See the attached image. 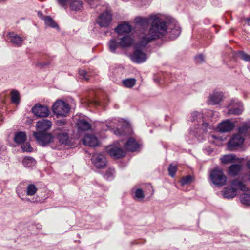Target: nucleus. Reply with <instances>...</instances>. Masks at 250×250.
I'll return each instance as SVG.
<instances>
[{
    "instance_id": "14",
    "label": "nucleus",
    "mask_w": 250,
    "mask_h": 250,
    "mask_svg": "<svg viewBox=\"0 0 250 250\" xmlns=\"http://www.w3.org/2000/svg\"><path fill=\"white\" fill-rule=\"evenodd\" d=\"M234 125L229 120H227L219 124L218 129L222 132H227L231 131L234 128Z\"/></svg>"
},
{
    "instance_id": "34",
    "label": "nucleus",
    "mask_w": 250,
    "mask_h": 250,
    "mask_svg": "<svg viewBox=\"0 0 250 250\" xmlns=\"http://www.w3.org/2000/svg\"><path fill=\"white\" fill-rule=\"evenodd\" d=\"M235 160V156L233 155H227L221 158V162L224 164L231 163Z\"/></svg>"
},
{
    "instance_id": "10",
    "label": "nucleus",
    "mask_w": 250,
    "mask_h": 250,
    "mask_svg": "<svg viewBox=\"0 0 250 250\" xmlns=\"http://www.w3.org/2000/svg\"><path fill=\"white\" fill-rule=\"evenodd\" d=\"M106 151L111 157L115 159L122 158L125 155V152L124 149L114 146L107 147Z\"/></svg>"
},
{
    "instance_id": "31",
    "label": "nucleus",
    "mask_w": 250,
    "mask_h": 250,
    "mask_svg": "<svg viewBox=\"0 0 250 250\" xmlns=\"http://www.w3.org/2000/svg\"><path fill=\"white\" fill-rule=\"evenodd\" d=\"M37 191L36 187L33 184H29L26 189V194L28 196H33Z\"/></svg>"
},
{
    "instance_id": "28",
    "label": "nucleus",
    "mask_w": 250,
    "mask_h": 250,
    "mask_svg": "<svg viewBox=\"0 0 250 250\" xmlns=\"http://www.w3.org/2000/svg\"><path fill=\"white\" fill-rule=\"evenodd\" d=\"M36 164L35 159L32 157H25L23 160V165L26 167H30Z\"/></svg>"
},
{
    "instance_id": "52",
    "label": "nucleus",
    "mask_w": 250,
    "mask_h": 250,
    "mask_svg": "<svg viewBox=\"0 0 250 250\" xmlns=\"http://www.w3.org/2000/svg\"><path fill=\"white\" fill-rule=\"evenodd\" d=\"M6 0H0V2H4Z\"/></svg>"
},
{
    "instance_id": "43",
    "label": "nucleus",
    "mask_w": 250,
    "mask_h": 250,
    "mask_svg": "<svg viewBox=\"0 0 250 250\" xmlns=\"http://www.w3.org/2000/svg\"><path fill=\"white\" fill-rule=\"evenodd\" d=\"M197 62L200 63L204 61V57L203 55L201 54L195 57Z\"/></svg>"
},
{
    "instance_id": "50",
    "label": "nucleus",
    "mask_w": 250,
    "mask_h": 250,
    "mask_svg": "<svg viewBox=\"0 0 250 250\" xmlns=\"http://www.w3.org/2000/svg\"><path fill=\"white\" fill-rule=\"evenodd\" d=\"M246 21L247 22H248V24L249 25H250V18H248L246 19Z\"/></svg>"
},
{
    "instance_id": "39",
    "label": "nucleus",
    "mask_w": 250,
    "mask_h": 250,
    "mask_svg": "<svg viewBox=\"0 0 250 250\" xmlns=\"http://www.w3.org/2000/svg\"><path fill=\"white\" fill-rule=\"evenodd\" d=\"M114 172V169L110 168L108 169V170L106 171V173L104 175V177L106 179H109L110 178H111L113 176Z\"/></svg>"
},
{
    "instance_id": "20",
    "label": "nucleus",
    "mask_w": 250,
    "mask_h": 250,
    "mask_svg": "<svg viewBox=\"0 0 250 250\" xmlns=\"http://www.w3.org/2000/svg\"><path fill=\"white\" fill-rule=\"evenodd\" d=\"M77 126L79 129L83 131L88 130L91 128V125L85 119H80L78 123Z\"/></svg>"
},
{
    "instance_id": "18",
    "label": "nucleus",
    "mask_w": 250,
    "mask_h": 250,
    "mask_svg": "<svg viewBox=\"0 0 250 250\" xmlns=\"http://www.w3.org/2000/svg\"><path fill=\"white\" fill-rule=\"evenodd\" d=\"M131 30L130 25L125 22L119 25L116 28L115 31L119 34L122 35L124 33H129Z\"/></svg>"
},
{
    "instance_id": "7",
    "label": "nucleus",
    "mask_w": 250,
    "mask_h": 250,
    "mask_svg": "<svg viewBox=\"0 0 250 250\" xmlns=\"http://www.w3.org/2000/svg\"><path fill=\"white\" fill-rule=\"evenodd\" d=\"M112 21V15L110 12L106 11L100 15L96 20L97 24L101 27H107Z\"/></svg>"
},
{
    "instance_id": "6",
    "label": "nucleus",
    "mask_w": 250,
    "mask_h": 250,
    "mask_svg": "<svg viewBox=\"0 0 250 250\" xmlns=\"http://www.w3.org/2000/svg\"><path fill=\"white\" fill-rule=\"evenodd\" d=\"M91 161L93 164L98 168H104L107 165L105 156L102 153H96L92 155Z\"/></svg>"
},
{
    "instance_id": "53",
    "label": "nucleus",
    "mask_w": 250,
    "mask_h": 250,
    "mask_svg": "<svg viewBox=\"0 0 250 250\" xmlns=\"http://www.w3.org/2000/svg\"><path fill=\"white\" fill-rule=\"evenodd\" d=\"M1 147L0 146V151L1 150Z\"/></svg>"
},
{
    "instance_id": "40",
    "label": "nucleus",
    "mask_w": 250,
    "mask_h": 250,
    "mask_svg": "<svg viewBox=\"0 0 250 250\" xmlns=\"http://www.w3.org/2000/svg\"><path fill=\"white\" fill-rule=\"evenodd\" d=\"M79 73L80 76L81 77L82 79H83L86 81H88V74L87 72L84 69H80L79 71Z\"/></svg>"
},
{
    "instance_id": "36",
    "label": "nucleus",
    "mask_w": 250,
    "mask_h": 250,
    "mask_svg": "<svg viewBox=\"0 0 250 250\" xmlns=\"http://www.w3.org/2000/svg\"><path fill=\"white\" fill-rule=\"evenodd\" d=\"M238 55L241 59L250 62V56L249 55L243 51H239Z\"/></svg>"
},
{
    "instance_id": "51",
    "label": "nucleus",
    "mask_w": 250,
    "mask_h": 250,
    "mask_svg": "<svg viewBox=\"0 0 250 250\" xmlns=\"http://www.w3.org/2000/svg\"><path fill=\"white\" fill-rule=\"evenodd\" d=\"M49 64V63H46V64H42V66H45V65H48Z\"/></svg>"
},
{
    "instance_id": "24",
    "label": "nucleus",
    "mask_w": 250,
    "mask_h": 250,
    "mask_svg": "<svg viewBox=\"0 0 250 250\" xmlns=\"http://www.w3.org/2000/svg\"><path fill=\"white\" fill-rule=\"evenodd\" d=\"M242 169V166L240 164H233L229 167V173L230 175H237Z\"/></svg>"
},
{
    "instance_id": "16",
    "label": "nucleus",
    "mask_w": 250,
    "mask_h": 250,
    "mask_svg": "<svg viewBox=\"0 0 250 250\" xmlns=\"http://www.w3.org/2000/svg\"><path fill=\"white\" fill-rule=\"evenodd\" d=\"M223 97V94L221 92H214L211 94L208 100V104H219Z\"/></svg>"
},
{
    "instance_id": "35",
    "label": "nucleus",
    "mask_w": 250,
    "mask_h": 250,
    "mask_svg": "<svg viewBox=\"0 0 250 250\" xmlns=\"http://www.w3.org/2000/svg\"><path fill=\"white\" fill-rule=\"evenodd\" d=\"M193 181V178L191 176L188 175L183 177L180 180L181 185H187L191 183Z\"/></svg>"
},
{
    "instance_id": "47",
    "label": "nucleus",
    "mask_w": 250,
    "mask_h": 250,
    "mask_svg": "<svg viewBox=\"0 0 250 250\" xmlns=\"http://www.w3.org/2000/svg\"><path fill=\"white\" fill-rule=\"evenodd\" d=\"M247 166H248V167L249 168V169H250V160L247 163ZM248 176L249 177V179H250V172L248 174Z\"/></svg>"
},
{
    "instance_id": "4",
    "label": "nucleus",
    "mask_w": 250,
    "mask_h": 250,
    "mask_svg": "<svg viewBox=\"0 0 250 250\" xmlns=\"http://www.w3.org/2000/svg\"><path fill=\"white\" fill-rule=\"evenodd\" d=\"M209 177L211 182L218 186H223L225 185L227 178L222 170L215 168L211 171Z\"/></svg>"
},
{
    "instance_id": "3",
    "label": "nucleus",
    "mask_w": 250,
    "mask_h": 250,
    "mask_svg": "<svg viewBox=\"0 0 250 250\" xmlns=\"http://www.w3.org/2000/svg\"><path fill=\"white\" fill-rule=\"evenodd\" d=\"M52 111L57 117H65L69 112L70 107L66 102L57 100L52 106Z\"/></svg>"
},
{
    "instance_id": "19",
    "label": "nucleus",
    "mask_w": 250,
    "mask_h": 250,
    "mask_svg": "<svg viewBox=\"0 0 250 250\" xmlns=\"http://www.w3.org/2000/svg\"><path fill=\"white\" fill-rule=\"evenodd\" d=\"M7 36L9 38L10 42L14 44L20 46L22 43L23 40L22 38L13 32L9 33Z\"/></svg>"
},
{
    "instance_id": "41",
    "label": "nucleus",
    "mask_w": 250,
    "mask_h": 250,
    "mask_svg": "<svg viewBox=\"0 0 250 250\" xmlns=\"http://www.w3.org/2000/svg\"><path fill=\"white\" fill-rule=\"evenodd\" d=\"M145 197L143 190L141 189H137L135 192V198L140 199H143Z\"/></svg>"
},
{
    "instance_id": "13",
    "label": "nucleus",
    "mask_w": 250,
    "mask_h": 250,
    "mask_svg": "<svg viewBox=\"0 0 250 250\" xmlns=\"http://www.w3.org/2000/svg\"><path fill=\"white\" fill-rule=\"evenodd\" d=\"M232 107L229 109L227 114L228 115H239L243 110V107L242 103H234V101H231L230 104Z\"/></svg>"
},
{
    "instance_id": "26",
    "label": "nucleus",
    "mask_w": 250,
    "mask_h": 250,
    "mask_svg": "<svg viewBox=\"0 0 250 250\" xmlns=\"http://www.w3.org/2000/svg\"><path fill=\"white\" fill-rule=\"evenodd\" d=\"M250 131V126L247 123H244L239 128L238 134L242 136Z\"/></svg>"
},
{
    "instance_id": "38",
    "label": "nucleus",
    "mask_w": 250,
    "mask_h": 250,
    "mask_svg": "<svg viewBox=\"0 0 250 250\" xmlns=\"http://www.w3.org/2000/svg\"><path fill=\"white\" fill-rule=\"evenodd\" d=\"M168 170L169 175L171 177H173L177 171L176 166L170 164L169 166Z\"/></svg>"
},
{
    "instance_id": "11",
    "label": "nucleus",
    "mask_w": 250,
    "mask_h": 250,
    "mask_svg": "<svg viewBox=\"0 0 250 250\" xmlns=\"http://www.w3.org/2000/svg\"><path fill=\"white\" fill-rule=\"evenodd\" d=\"M244 141L243 136L238 133L234 135L228 142V147L229 149L233 150L236 147L241 146Z\"/></svg>"
},
{
    "instance_id": "21",
    "label": "nucleus",
    "mask_w": 250,
    "mask_h": 250,
    "mask_svg": "<svg viewBox=\"0 0 250 250\" xmlns=\"http://www.w3.org/2000/svg\"><path fill=\"white\" fill-rule=\"evenodd\" d=\"M68 5H69L71 9L74 11L80 10L83 7L82 1L78 0H71L67 3L66 6L64 7L66 8Z\"/></svg>"
},
{
    "instance_id": "44",
    "label": "nucleus",
    "mask_w": 250,
    "mask_h": 250,
    "mask_svg": "<svg viewBox=\"0 0 250 250\" xmlns=\"http://www.w3.org/2000/svg\"><path fill=\"white\" fill-rule=\"evenodd\" d=\"M114 133L117 136L123 135L124 134V132L120 129L117 128L114 130Z\"/></svg>"
},
{
    "instance_id": "25",
    "label": "nucleus",
    "mask_w": 250,
    "mask_h": 250,
    "mask_svg": "<svg viewBox=\"0 0 250 250\" xmlns=\"http://www.w3.org/2000/svg\"><path fill=\"white\" fill-rule=\"evenodd\" d=\"M26 139V134L23 132H20L15 134L14 141L18 144H21L25 141Z\"/></svg>"
},
{
    "instance_id": "32",
    "label": "nucleus",
    "mask_w": 250,
    "mask_h": 250,
    "mask_svg": "<svg viewBox=\"0 0 250 250\" xmlns=\"http://www.w3.org/2000/svg\"><path fill=\"white\" fill-rule=\"evenodd\" d=\"M240 200L242 204L250 206V194H243L241 196Z\"/></svg>"
},
{
    "instance_id": "27",
    "label": "nucleus",
    "mask_w": 250,
    "mask_h": 250,
    "mask_svg": "<svg viewBox=\"0 0 250 250\" xmlns=\"http://www.w3.org/2000/svg\"><path fill=\"white\" fill-rule=\"evenodd\" d=\"M11 100L12 103L18 104L20 102V94L17 90L11 92Z\"/></svg>"
},
{
    "instance_id": "5",
    "label": "nucleus",
    "mask_w": 250,
    "mask_h": 250,
    "mask_svg": "<svg viewBox=\"0 0 250 250\" xmlns=\"http://www.w3.org/2000/svg\"><path fill=\"white\" fill-rule=\"evenodd\" d=\"M33 136L39 144L42 146L49 144L52 139V135L46 132H34Z\"/></svg>"
},
{
    "instance_id": "33",
    "label": "nucleus",
    "mask_w": 250,
    "mask_h": 250,
    "mask_svg": "<svg viewBox=\"0 0 250 250\" xmlns=\"http://www.w3.org/2000/svg\"><path fill=\"white\" fill-rule=\"evenodd\" d=\"M123 83L124 86L126 87L131 88L135 85L136 83V80L133 78L127 79L124 80L123 81Z\"/></svg>"
},
{
    "instance_id": "1",
    "label": "nucleus",
    "mask_w": 250,
    "mask_h": 250,
    "mask_svg": "<svg viewBox=\"0 0 250 250\" xmlns=\"http://www.w3.org/2000/svg\"><path fill=\"white\" fill-rule=\"evenodd\" d=\"M135 21L136 24L142 28L139 34V46L144 47L168 33L169 38L175 39L181 33L178 25L171 23L167 27L166 22L156 15H150L148 18L137 17Z\"/></svg>"
},
{
    "instance_id": "2",
    "label": "nucleus",
    "mask_w": 250,
    "mask_h": 250,
    "mask_svg": "<svg viewBox=\"0 0 250 250\" xmlns=\"http://www.w3.org/2000/svg\"><path fill=\"white\" fill-rule=\"evenodd\" d=\"M232 187H227L224 189L223 194L225 198H232L237 194V189L238 188L243 191L248 190V188L241 181L236 179L231 182Z\"/></svg>"
},
{
    "instance_id": "46",
    "label": "nucleus",
    "mask_w": 250,
    "mask_h": 250,
    "mask_svg": "<svg viewBox=\"0 0 250 250\" xmlns=\"http://www.w3.org/2000/svg\"><path fill=\"white\" fill-rule=\"evenodd\" d=\"M195 116L196 117L199 116L200 117H202V115L200 114H199V113H198L197 112H194L193 113V117L194 118V117H195Z\"/></svg>"
},
{
    "instance_id": "22",
    "label": "nucleus",
    "mask_w": 250,
    "mask_h": 250,
    "mask_svg": "<svg viewBox=\"0 0 250 250\" xmlns=\"http://www.w3.org/2000/svg\"><path fill=\"white\" fill-rule=\"evenodd\" d=\"M133 41L132 38L130 36H125L120 39L119 46L122 48L129 47L132 44Z\"/></svg>"
},
{
    "instance_id": "45",
    "label": "nucleus",
    "mask_w": 250,
    "mask_h": 250,
    "mask_svg": "<svg viewBox=\"0 0 250 250\" xmlns=\"http://www.w3.org/2000/svg\"><path fill=\"white\" fill-rule=\"evenodd\" d=\"M66 123V122L64 120H59L57 121V124L58 125H62Z\"/></svg>"
},
{
    "instance_id": "49",
    "label": "nucleus",
    "mask_w": 250,
    "mask_h": 250,
    "mask_svg": "<svg viewBox=\"0 0 250 250\" xmlns=\"http://www.w3.org/2000/svg\"><path fill=\"white\" fill-rule=\"evenodd\" d=\"M203 125L205 126H208L209 125V124L208 123H206L205 122H203Z\"/></svg>"
},
{
    "instance_id": "30",
    "label": "nucleus",
    "mask_w": 250,
    "mask_h": 250,
    "mask_svg": "<svg viewBox=\"0 0 250 250\" xmlns=\"http://www.w3.org/2000/svg\"><path fill=\"white\" fill-rule=\"evenodd\" d=\"M44 21L45 25L52 28L58 27V25L55 23L54 21L49 16H45L44 18Z\"/></svg>"
},
{
    "instance_id": "8",
    "label": "nucleus",
    "mask_w": 250,
    "mask_h": 250,
    "mask_svg": "<svg viewBox=\"0 0 250 250\" xmlns=\"http://www.w3.org/2000/svg\"><path fill=\"white\" fill-rule=\"evenodd\" d=\"M33 114L38 117H46L49 114L48 108L40 104H36L32 108Z\"/></svg>"
},
{
    "instance_id": "37",
    "label": "nucleus",
    "mask_w": 250,
    "mask_h": 250,
    "mask_svg": "<svg viewBox=\"0 0 250 250\" xmlns=\"http://www.w3.org/2000/svg\"><path fill=\"white\" fill-rule=\"evenodd\" d=\"M21 148L23 151L30 152L32 151V148L28 143H26L21 146Z\"/></svg>"
},
{
    "instance_id": "12",
    "label": "nucleus",
    "mask_w": 250,
    "mask_h": 250,
    "mask_svg": "<svg viewBox=\"0 0 250 250\" xmlns=\"http://www.w3.org/2000/svg\"><path fill=\"white\" fill-rule=\"evenodd\" d=\"M52 126V123L47 119H42L39 121L36 124V128L38 132H46Z\"/></svg>"
},
{
    "instance_id": "17",
    "label": "nucleus",
    "mask_w": 250,
    "mask_h": 250,
    "mask_svg": "<svg viewBox=\"0 0 250 250\" xmlns=\"http://www.w3.org/2000/svg\"><path fill=\"white\" fill-rule=\"evenodd\" d=\"M124 146L128 151H135L139 147V144L134 138H130L125 144Z\"/></svg>"
},
{
    "instance_id": "42",
    "label": "nucleus",
    "mask_w": 250,
    "mask_h": 250,
    "mask_svg": "<svg viewBox=\"0 0 250 250\" xmlns=\"http://www.w3.org/2000/svg\"><path fill=\"white\" fill-rule=\"evenodd\" d=\"M70 0H57V1L61 6L65 7L66 6L67 3Z\"/></svg>"
},
{
    "instance_id": "23",
    "label": "nucleus",
    "mask_w": 250,
    "mask_h": 250,
    "mask_svg": "<svg viewBox=\"0 0 250 250\" xmlns=\"http://www.w3.org/2000/svg\"><path fill=\"white\" fill-rule=\"evenodd\" d=\"M56 138L60 144L67 145L69 143L68 133L66 132L58 133Z\"/></svg>"
},
{
    "instance_id": "48",
    "label": "nucleus",
    "mask_w": 250,
    "mask_h": 250,
    "mask_svg": "<svg viewBox=\"0 0 250 250\" xmlns=\"http://www.w3.org/2000/svg\"><path fill=\"white\" fill-rule=\"evenodd\" d=\"M208 113L209 114H211V115H214L215 114H217V113L216 112H214V111H211V110H209L208 111Z\"/></svg>"
},
{
    "instance_id": "9",
    "label": "nucleus",
    "mask_w": 250,
    "mask_h": 250,
    "mask_svg": "<svg viewBox=\"0 0 250 250\" xmlns=\"http://www.w3.org/2000/svg\"><path fill=\"white\" fill-rule=\"evenodd\" d=\"M131 59L136 63H142L146 60V55L142 51L139 46H136L135 51L131 56Z\"/></svg>"
},
{
    "instance_id": "15",
    "label": "nucleus",
    "mask_w": 250,
    "mask_h": 250,
    "mask_svg": "<svg viewBox=\"0 0 250 250\" xmlns=\"http://www.w3.org/2000/svg\"><path fill=\"white\" fill-rule=\"evenodd\" d=\"M83 142L84 145L90 147H95L98 144L97 138L92 135H86L83 139Z\"/></svg>"
},
{
    "instance_id": "29",
    "label": "nucleus",
    "mask_w": 250,
    "mask_h": 250,
    "mask_svg": "<svg viewBox=\"0 0 250 250\" xmlns=\"http://www.w3.org/2000/svg\"><path fill=\"white\" fill-rule=\"evenodd\" d=\"M119 45V43H118L115 39H111L108 42V46L110 50L113 53H115L118 46Z\"/></svg>"
}]
</instances>
